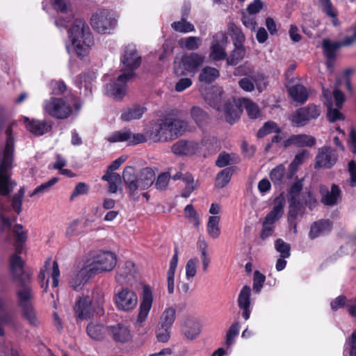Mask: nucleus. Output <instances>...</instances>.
Wrapping results in <instances>:
<instances>
[{
  "mask_svg": "<svg viewBox=\"0 0 356 356\" xmlns=\"http://www.w3.org/2000/svg\"><path fill=\"white\" fill-rule=\"evenodd\" d=\"M6 144L3 158L0 161V195L8 196L17 186V182L11 179L13 168L14 138L11 126L6 129Z\"/></svg>",
  "mask_w": 356,
  "mask_h": 356,
  "instance_id": "obj_1",
  "label": "nucleus"
},
{
  "mask_svg": "<svg viewBox=\"0 0 356 356\" xmlns=\"http://www.w3.org/2000/svg\"><path fill=\"white\" fill-rule=\"evenodd\" d=\"M187 129V123L172 115L160 120L153 127L151 136L155 141L167 142L182 135Z\"/></svg>",
  "mask_w": 356,
  "mask_h": 356,
  "instance_id": "obj_2",
  "label": "nucleus"
},
{
  "mask_svg": "<svg viewBox=\"0 0 356 356\" xmlns=\"http://www.w3.org/2000/svg\"><path fill=\"white\" fill-rule=\"evenodd\" d=\"M70 38L77 56L83 57L93 44V38L88 26L81 19H76L70 30Z\"/></svg>",
  "mask_w": 356,
  "mask_h": 356,
  "instance_id": "obj_3",
  "label": "nucleus"
},
{
  "mask_svg": "<svg viewBox=\"0 0 356 356\" xmlns=\"http://www.w3.org/2000/svg\"><path fill=\"white\" fill-rule=\"evenodd\" d=\"M42 108L45 114L57 120L67 119L73 113L71 105L60 97H51L44 100Z\"/></svg>",
  "mask_w": 356,
  "mask_h": 356,
  "instance_id": "obj_4",
  "label": "nucleus"
},
{
  "mask_svg": "<svg viewBox=\"0 0 356 356\" xmlns=\"http://www.w3.org/2000/svg\"><path fill=\"white\" fill-rule=\"evenodd\" d=\"M204 61V57L197 53L184 54L175 60V72L177 76L195 74Z\"/></svg>",
  "mask_w": 356,
  "mask_h": 356,
  "instance_id": "obj_5",
  "label": "nucleus"
},
{
  "mask_svg": "<svg viewBox=\"0 0 356 356\" xmlns=\"http://www.w3.org/2000/svg\"><path fill=\"white\" fill-rule=\"evenodd\" d=\"M118 15L113 11L102 9L94 13L90 19L92 27L100 33H108L117 25Z\"/></svg>",
  "mask_w": 356,
  "mask_h": 356,
  "instance_id": "obj_6",
  "label": "nucleus"
},
{
  "mask_svg": "<svg viewBox=\"0 0 356 356\" xmlns=\"http://www.w3.org/2000/svg\"><path fill=\"white\" fill-rule=\"evenodd\" d=\"M116 263L115 254L110 252H103L95 256L92 261H88L85 267L88 276H91L97 273L111 271L115 268Z\"/></svg>",
  "mask_w": 356,
  "mask_h": 356,
  "instance_id": "obj_7",
  "label": "nucleus"
},
{
  "mask_svg": "<svg viewBox=\"0 0 356 356\" xmlns=\"http://www.w3.org/2000/svg\"><path fill=\"white\" fill-rule=\"evenodd\" d=\"M122 63L124 68L122 69V73L118 76V80L131 79L134 75V71L140 66L141 63V58L134 46L126 47Z\"/></svg>",
  "mask_w": 356,
  "mask_h": 356,
  "instance_id": "obj_8",
  "label": "nucleus"
},
{
  "mask_svg": "<svg viewBox=\"0 0 356 356\" xmlns=\"http://www.w3.org/2000/svg\"><path fill=\"white\" fill-rule=\"evenodd\" d=\"M321 115V109L318 106L309 104L307 106L300 108L291 116V122L297 126L302 127L311 120L317 119Z\"/></svg>",
  "mask_w": 356,
  "mask_h": 356,
  "instance_id": "obj_9",
  "label": "nucleus"
},
{
  "mask_svg": "<svg viewBox=\"0 0 356 356\" xmlns=\"http://www.w3.org/2000/svg\"><path fill=\"white\" fill-rule=\"evenodd\" d=\"M115 304L121 311L134 310L138 305L136 293L128 288H123L115 295Z\"/></svg>",
  "mask_w": 356,
  "mask_h": 356,
  "instance_id": "obj_10",
  "label": "nucleus"
},
{
  "mask_svg": "<svg viewBox=\"0 0 356 356\" xmlns=\"http://www.w3.org/2000/svg\"><path fill=\"white\" fill-rule=\"evenodd\" d=\"M236 70L240 75L248 76L259 92H261L266 88V79L264 74L261 72L255 70L251 64L245 63L238 66Z\"/></svg>",
  "mask_w": 356,
  "mask_h": 356,
  "instance_id": "obj_11",
  "label": "nucleus"
},
{
  "mask_svg": "<svg viewBox=\"0 0 356 356\" xmlns=\"http://www.w3.org/2000/svg\"><path fill=\"white\" fill-rule=\"evenodd\" d=\"M154 300L153 293L149 286L143 289L142 299L140 303L138 314L136 321V326L141 327L147 318Z\"/></svg>",
  "mask_w": 356,
  "mask_h": 356,
  "instance_id": "obj_12",
  "label": "nucleus"
},
{
  "mask_svg": "<svg viewBox=\"0 0 356 356\" xmlns=\"http://www.w3.org/2000/svg\"><path fill=\"white\" fill-rule=\"evenodd\" d=\"M122 178L130 197L133 200H138L136 195L138 191H140V177L137 175L136 168L133 166L125 167L122 172Z\"/></svg>",
  "mask_w": 356,
  "mask_h": 356,
  "instance_id": "obj_13",
  "label": "nucleus"
},
{
  "mask_svg": "<svg viewBox=\"0 0 356 356\" xmlns=\"http://www.w3.org/2000/svg\"><path fill=\"white\" fill-rule=\"evenodd\" d=\"M337 159L335 150L330 147H323L318 149L316 156L315 168H330L334 165Z\"/></svg>",
  "mask_w": 356,
  "mask_h": 356,
  "instance_id": "obj_14",
  "label": "nucleus"
},
{
  "mask_svg": "<svg viewBox=\"0 0 356 356\" xmlns=\"http://www.w3.org/2000/svg\"><path fill=\"white\" fill-rule=\"evenodd\" d=\"M137 271L134 264L127 261L119 269L115 276V280L120 284H130L136 279Z\"/></svg>",
  "mask_w": 356,
  "mask_h": 356,
  "instance_id": "obj_15",
  "label": "nucleus"
},
{
  "mask_svg": "<svg viewBox=\"0 0 356 356\" xmlns=\"http://www.w3.org/2000/svg\"><path fill=\"white\" fill-rule=\"evenodd\" d=\"M18 252L13 254L10 257V270L15 282H17L19 285L23 284L22 276L24 275V265L25 262L19 256Z\"/></svg>",
  "mask_w": 356,
  "mask_h": 356,
  "instance_id": "obj_16",
  "label": "nucleus"
},
{
  "mask_svg": "<svg viewBox=\"0 0 356 356\" xmlns=\"http://www.w3.org/2000/svg\"><path fill=\"white\" fill-rule=\"evenodd\" d=\"M199 149L197 143L186 140H179L171 147L172 152L178 156H191Z\"/></svg>",
  "mask_w": 356,
  "mask_h": 356,
  "instance_id": "obj_17",
  "label": "nucleus"
},
{
  "mask_svg": "<svg viewBox=\"0 0 356 356\" xmlns=\"http://www.w3.org/2000/svg\"><path fill=\"white\" fill-rule=\"evenodd\" d=\"M181 332L188 339H195L201 332L198 321L192 316H185L181 323Z\"/></svg>",
  "mask_w": 356,
  "mask_h": 356,
  "instance_id": "obj_18",
  "label": "nucleus"
},
{
  "mask_svg": "<svg viewBox=\"0 0 356 356\" xmlns=\"http://www.w3.org/2000/svg\"><path fill=\"white\" fill-rule=\"evenodd\" d=\"M319 191L321 195V202L326 206L336 204L340 198L341 190L337 184H334L332 185L330 191L325 186L321 185L320 186Z\"/></svg>",
  "mask_w": 356,
  "mask_h": 356,
  "instance_id": "obj_19",
  "label": "nucleus"
},
{
  "mask_svg": "<svg viewBox=\"0 0 356 356\" xmlns=\"http://www.w3.org/2000/svg\"><path fill=\"white\" fill-rule=\"evenodd\" d=\"M129 79H123V80L119 81L118 77L115 82L106 85V94L115 100L122 99L127 94V82Z\"/></svg>",
  "mask_w": 356,
  "mask_h": 356,
  "instance_id": "obj_20",
  "label": "nucleus"
},
{
  "mask_svg": "<svg viewBox=\"0 0 356 356\" xmlns=\"http://www.w3.org/2000/svg\"><path fill=\"white\" fill-rule=\"evenodd\" d=\"M250 296V287L245 285L242 288L238 298V305L239 308L242 310V316L245 321L249 319L251 313Z\"/></svg>",
  "mask_w": 356,
  "mask_h": 356,
  "instance_id": "obj_21",
  "label": "nucleus"
},
{
  "mask_svg": "<svg viewBox=\"0 0 356 356\" xmlns=\"http://www.w3.org/2000/svg\"><path fill=\"white\" fill-rule=\"evenodd\" d=\"M74 310L76 318L81 320L90 317L92 312L90 296L87 295L80 296L76 301Z\"/></svg>",
  "mask_w": 356,
  "mask_h": 356,
  "instance_id": "obj_22",
  "label": "nucleus"
},
{
  "mask_svg": "<svg viewBox=\"0 0 356 356\" xmlns=\"http://www.w3.org/2000/svg\"><path fill=\"white\" fill-rule=\"evenodd\" d=\"M285 205V198L283 195L277 197L274 200V206L273 210L266 216L264 221L266 224L273 225L279 220L283 213Z\"/></svg>",
  "mask_w": 356,
  "mask_h": 356,
  "instance_id": "obj_23",
  "label": "nucleus"
},
{
  "mask_svg": "<svg viewBox=\"0 0 356 356\" xmlns=\"http://www.w3.org/2000/svg\"><path fill=\"white\" fill-rule=\"evenodd\" d=\"M26 129L36 136H42L50 131L51 124L45 120H32L24 118Z\"/></svg>",
  "mask_w": 356,
  "mask_h": 356,
  "instance_id": "obj_24",
  "label": "nucleus"
},
{
  "mask_svg": "<svg viewBox=\"0 0 356 356\" xmlns=\"http://www.w3.org/2000/svg\"><path fill=\"white\" fill-rule=\"evenodd\" d=\"M304 208L298 199L296 197L289 198V208L288 212V220L296 232V219L304 214Z\"/></svg>",
  "mask_w": 356,
  "mask_h": 356,
  "instance_id": "obj_25",
  "label": "nucleus"
},
{
  "mask_svg": "<svg viewBox=\"0 0 356 356\" xmlns=\"http://www.w3.org/2000/svg\"><path fill=\"white\" fill-rule=\"evenodd\" d=\"M224 112L226 121L232 124L239 119L242 109L234 100H232L225 104Z\"/></svg>",
  "mask_w": 356,
  "mask_h": 356,
  "instance_id": "obj_26",
  "label": "nucleus"
},
{
  "mask_svg": "<svg viewBox=\"0 0 356 356\" xmlns=\"http://www.w3.org/2000/svg\"><path fill=\"white\" fill-rule=\"evenodd\" d=\"M109 330L113 339L117 342L125 343L131 338L130 330L124 325L117 324L111 326Z\"/></svg>",
  "mask_w": 356,
  "mask_h": 356,
  "instance_id": "obj_27",
  "label": "nucleus"
},
{
  "mask_svg": "<svg viewBox=\"0 0 356 356\" xmlns=\"http://www.w3.org/2000/svg\"><path fill=\"white\" fill-rule=\"evenodd\" d=\"M90 302L92 312L102 314L104 313V293L102 290H95L92 292Z\"/></svg>",
  "mask_w": 356,
  "mask_h": 356,
  "instance_id": "obj_28",
  "label": "nucleus"
},
{
  "mask_svg": "<svg viewBox=\"0 0 356 356\" xmlns=\"http://www.w3.org/2000/svg\"><path fill=\"white\" fill-rule=\"evenodd\" d=\"M330 229L331 224L329 220H321L311 226L309 236L312 238H314L329 232Z\"/></svg>",
  "mask_w": 356,
  "mask_h": 356,
  "instance_id": "obj_29",
  "label": "nucleus"
},
{
  "mask_svg": "<svg viewBox=\"0 0 356 356\" xmlns=\"http://www.w3.org/2000/svg\"><path fill=\"white\" fill-rule=\"evenodd\" d=\"M288 142L298 147H312L316 143V139L312 136L300 134L292 136Z\"/></svg>",
  "mask_w": 356,
  "mask_h": 356,
  "instance_id": "obj_30",
  "label": "nucleus"
},
{
  "mask_svg": "<svg viewBox=\"0 0 356 356\" xmlns=\"http://www.w3.org/2000/svg\"><path fill=\"white\" fill-rule=\"evenodd\" d=\"M220 220L219 216H211L208 219L207 232L212 238H217L220 235Z\"/></svg>",
  "mask_w": 356,
  "mask_h": 356,
  "instance_id": "obj_31",
  "label": "nucleus"
},
{
  "mask_svg": "<svg viewBox=\"0 0 356 356\" xmlns=\"http://www.w3.org/2000/svg\"><path fill=\"white\" fill-rule=\"evenodd\" d=\"M140 191L145 190L150 187L155 180V174L149 168L143 169L140 174Z\"/></svg>",
  "mask_w": 356,
  "mask_h": 356,
  "instance_id": "obj_32",
  "label": "nucleus"
},
{
  "mask_svg": "<svg viewBox=\"0 0 356 356\" xmlns=\"http://www.w3.org/2000/svg\"><path fill=\"white\" fill-rule=\"evenodd\" d=\"M176 319V309L172 306L167 307L161 313L159 318V324L164 327H172Z\"/></svg>",
  "mask_w": 356,
  "mask_h": 356,
  "instance_id": "obj_33",
  "label": "nucleus"
},
{
  "mask_svg": "<svg viewBox=\"0 0 356 356\" xmlns=\"http://www.w3.org/2000/svg\"><path fill=\"white\" fill-rule=\"evenodd\" d=\"M291 97L296 102L304 103L308 98L307 89L300 84L295 85L289 89Z\"/></svg>",
  "mask_w": 356,
  "mask_h": 356,
  "instance_id": "obj_34",
  "label": "nucleus"
},
{
  "mask_svg": "<svg viewBox=\"0 0 356 356\" xmlns=\"http://www.w3.org/2000/svg\"><path fill=\"white\" fill-rule=\"evenodd\" d=\"M103 180L108 181V191L112 193L118 191V186L121 184V177L118 173L106 171V174L102 178Z\"/></svg>",
  "mask_w": 356,
  "mask_h": 356,
  "instance_id": "obj_35",
  "label": "nucleus"
},
{
  "mask_svg": "<svg viewBox=\"0 0 356 356\" xmlns=\"http://www.w3.org/2000/svg\"><path fill=\"white\" fill-rule=\"evenodd\" d=\"M220 76L219 71L209 66L204 67L200 73L199 81L204 83H211Z\"/></svg>",
  "mask_w": 356,
  "mask_h": 356,
  "instance_id": "obj_36",
  "label": "nucleus"
},
{
  "mask_svg": "<svg viewBox=\"0 0 356 356\" xmlns=\"http://www.w3.org/2000/svg\"><path fill=\"white\" fill-rule=\"evenodd\" d=\"M235 48L230 56L227 58V63L229 65H236L245 55V49L243 44L234 43Z\"/></svg>",
  "mask_w": 356,
  "mask_h": 356,
  "instance_id": "obj_37",
  "label": "nucleus"
},
{
  "mask_svg": "<svg viewBox=\"0 0 356 356\" xmlns=\"http://www.w3.org/2000/svg\"><path fill=\"white\" fill-rule=\"evenodd\" d=\"M145 111L144 107L133 106L124 111L121 115V120L125 122L140 119Z\"/></svg>",
  "mask_w": 356,
  "mask_h": 356,
  "instance_id": "obj_38",
  "label": "nucleus"
},
{
  "mask_svg": "<svg viewBox=\"0 0 356 356\" xmlns=\"http://www.w3.org/2000/svg\"><path fill=\"white\" fill-rule=\"evenodd\" d=\"M223 95L224 92L221 88H213L212 92L207 94L205 99L211 106L219 111Z\"/></svg>",
  "mask_w": 356,
  "mask_h": 356,
  "instance_id": "obj_39",
  "label": "nucleus"
},
{
  "mask_svg": "<svg viewBox=\"0 0 356 356\" xmlns=\"http://www.w3.org/2000/svg\"><path fill=\"white\" fill-rule=\"evenodd\" d=\"M88 336L94 340H102L105 335V329L101 324L92 322L87 326Z\"/></svg>",
  "mask_w": 356,
  "mask_h": 356,
  "instance_id": "obj_40",
  "label": "nucleus"
},
{
  "mask_svg": "<svg viewBox=\"0 0 356 356\" xmlns=\"http://www.w3.org/2000/svg\"><path fill=\"white\" fill-rule=\"evenodd\" d=\"M209 58L215 61L227 60V54L224 44H220L218 42L213 43L211 47Z\"/></svg>",
  "mask_w": 356,
  "mask_h": 356,
  "instance_id": "obj_41",
  "label": "nucleus"
},
{
  "mask_svg": "<svg viewBox=\"0 0 356 356\" xmlns=\"http://www.w3.org/2000/svg\"><path fill=\"white\" fill-rule=\"evenodd\" d=\"M321 44L325 57L337 56V51L342 47L340 42H332L327 38L323 40Z\"/></svg>",
  "mask_w": 356,
  "mask_h": 356,
  "instance_id": "obj_42",
  "label": "nucleus"
},
{
  "mask_svg": "<svg viewBox=\"0 0 356 356\" xmlns=\"http://www.w3.org/2000/svg\"><path fill=\"white\" fill-rule=\"evenodd\" d=\"M233 171V168H227L221 170L216 177V186L220 188L225 187L229 182Z\"/></svg>",
  "mask_w": 356,
  "mask_h": 356,
  "instance_id": "obj_43",
  "label": "nucleus"
},
{
  "mask_svg": "<svg viewBox=\"0 0 356 356\" xmlns=\"http://www.w3.org/2000/svg\"><path fill=\"white\" fill-rule=\"evenodd\" d=\"M13 232L15 234L17 241L15 244V250L20 253L22 250V243L26 241V232L23 229L21 225H15L13 227Z\"/></svg>",
  "mask_w": 356,
  "mask_h": 356,
  "instance_id": "obj_44",
  "label": "nucleus"
},
{
  "mask_svg": "<svg viewBox=\"0 0 356 356\" xmlns=\"http://www.w3.org/2000/svg\"><path fill=\"white\" fill-rule=\"evenodd\" d=\"M22 309L23 317L26 319L31 325L38 326L39 325V320L32 305L22 307Z\"/></svg>",
  "mask_w": 356,
  "mask_h": 356,
  "instance_id": "obj_45",
  "label": "nucleus"
},
{
  "mask_svg": "<svg viewBox=\"0 0 356 356\" xmlns=\"http://www.w3.org/2000/svg\"><path fill=\"white\" fill-rule=\"evenodd\" d=\"M172 28L179 33H188L195 31L194 26L187 22L185 17H183L180 21L175 22L171 24Z\"/></svg>",
  "mask_w": 356,
  "mask_h": 356,
  "instance_id": "obj_46",
  "label": "nucleus"
},
{
  "mask_svg": "<svg viewBox=\"0 0 356 356\" xmlns=\"http://www.w3.org/2000/svg\"><path fill=\"white\" fill-rule=\"evenodd\" d=\"M17 296L19 298V305L21 307L31 305L30 301L33 295L30 287L26 286L24 289L19 290L17 292Z\"/></svg>",
  "mask_w": 356,
  "mask_h": 356,
  "instance_id": "obj_47",
  "label": "nucleus"
},
{
  "mask_svg": "<svg viewBox=\"0 0 356 356\" xmlns=\"http://www.w3.org/2000/svg\"><path fill=\"white\" fill-rule=\"evenodd\" d=\"M243 106L250 118L255 119L261 116V111L258 106L250 99H244Z\"/></svg>",
  "mask_w": 356,
  "mask_h": 356,
  "instance_id": "obj_48",
  "label": "nucleus"
},
{
  "mask_svg": "<svg viewBox=\"0 0 356 356\" xmlns=\"http://www.w3.org/2000/svg\"><path fill=\"white\" fill-rule=\"evenodd\" d=\"M130 130L124 129L119 131H115L111 134L106 138V140L110 143L118 142H129L130 139Z\"/></svg>",
  "mask_w": 356,
  "mask_h": 356,
  "instance_id": "obj_49",
  "label": "nucleus"
},
{
  "mask_svg": "<svg viewBox=\"0 0 356 356\" xmlns=\"http://www.w3.org/2000/svg\"><path fill=\"white\" fill-rule=\"evenodd\" d=\"M280 132V129L279 128L277 124L273 121H268L264 123L263 127L260 128V129L258 131L257 136L259 138H262L272 133L278 134Z\"/></svg>",
  "mask_w": 356,
  "mask_h": 356,
  "instance_id": "obj_50",
  "label": "nucleus"
},
{
  "mask_svg": "<svg viewBox=\"0 0 356 356\" xmlns=\"http://www.w3.org/2000/svg\"><path fill=\"white\" fill-rule=\"evenodd\" d=\"M191 116L199 127L204 126L209 119L207 114L197 106L192 108Z\"/></svg>",
  "mask_w": 356,
  "mask_h": 356,
  "instance_id": "obj_51",
  "label": "nucleus"
},
{
  "mask_svg": "<svg viewBox=\"0 0 356 356\" xmlns=\"http://www.w3.org/2000/svg\"><path fill=\"white\" fill-rule=\"evenodd\" d=\"M228 31L232 39L235 40L234 43L243 44L245 40V35L241 29L234 23L229 24Z\"/></svg>",
  "mask_w": 356,
  "mask_h": 356,
  "instance_id": "obj_52",
  "label": "nucleus"
},
{
  "mask_svg": "<svg viewBox=\"0 0 356 356\" xmlns=\"http://www.w3.org/2000/svg\"><path fill=\"white\" fill-rule=\"evenodd\" d=\"M202 43V39L199 37L191 36L179 40V44L188 50H195L198 49Z\"/></svg>",
  "mask_w": 356,
  "mask_h": 356,
  "instance_id": "obj_53",
  "label": "nucleus"
},
{
  "mask_svg": "<svg viewBox=\"0 0 356 356\" xmlns=\"http://www.w3.org/2000/svg\"><path fill=\"white\" fill-rule=\"evenodd\" d=\"M275 250L280 253L281 257L289 258L291 255V246L282 239H277L275 243Z\"/></svg>",
  "mask_w": 356,
  "mask_h": 356,
  "instance_id": "obj_54",
  "label": "nucleus"
},
{
  "mask_svg": "<svg viewBox=\"0 0 356 356\" xmlns=\"http://www.w3.org/2000/svg\"><path fill=\"white\" fill-rule=\"evenodd\" d=\"M285 168L283 165H277L270 173L271 181L275 184H280L284 177Z\"/></svg>",
  "mask_w": 356,
  "mask_h": 356,
  "instance_id": "obj_55",
  "label": "nucleus"
},
{
  "mask_svg": "<svg viewBox=\"0 0 356 356\" xmlns=\"http://www.w3.org/2000/svg\"><path fill=\"white\" fill-rule=\"evenodd\" d=\"M183 181L185 184V187L183 193H181V196L184 197H188L196 188L197 186L195 184L193 176L191 174L186 175Z\"/></svg>",
  "mask_w": 356,
  "mask_h": 356,
  "instance_id": "obj_56",
  "label": "nucleus"
},
{
  "mask_svg": "<svg viewBox=\"0 0 356 356\" xmlns=\"http://www.w3.org/2000/svg\"><path fill=\"white\" fill-rule=\"evenodd\" d=\"M88 275L86 267L83 268L74 277L70 280L71 286L76 291L81 289L83 285V276Z\"/></svg>",
  "mask_w": 356,
  "mask_h": 356,
  "instance_id": "obj_57",
  "label": "nucleus"
},
{
  "mask_svg": "<svg viewBox=\"0 0 356 356\" xmlns=\"http://www.w3.org/2000/svg\"><path fill=\"white\" fill-rule=\"evenodd\" d=\"M58 181L57 177H52L51 179H49L48 181L36 187L34 191L29 194L30 197H33L34 195H38V194H42L44 193H46L48 191L50 188L54 186L56 182Z\"/></svg>",
  "mask_w": 356,
  "mask_h": 356,
  "instance_id": "obj_58",
  "label": "nucleus"
},
{
  "mask_svg": "<svg viewBox=\"0 0 356 356\" xmlns=\"http://www.w3.org/2000/svg\"><path fill=\"white\" fill-rule=\"evenodd\" d=\"M51 93L54 95H62L67 90V86L60 80H53L49 83Z\"/></svg>",
  "mask_w": 356,
  "mask_h": 356,
  "instance_id": "obj_59",
  "label": "nucleus"
},
{
  "mask_svg": "<svg viewBox=\"0 0 356 356\" xmlns=\"http://www.w3.org/2000/svg\"><path fill=\"white\" fill-rule=\"evenodd\" d=\"M170 327H164L163 325H159L158 323V327L156 329L157 340L162 343H166L168 341L170 338Z\"/></svg>",
  "mask_w": 356,
  "mask_h": 356,
  "instance_id": "obj_60",
  "label": "nucleus"
},
{
  "mask_svg": "<svg viewBox=\"0 0 356 356\" xmlns=\"http://www.w3.org/2000/svg\"><path fill=\"white\" fill-rule=\"evenodd\" d=\"M309 156V152L305 149L298 154L290 164V170L293 172H296L298 166L301 165L307 159H308Z\"/></svg>",
  "mask_w": 356,
  "mask_h": 356,
  "instance_id": "obj_61",
  "label": "nucleus"
},
{
  "mask_svg": "<svg viewBox=\"0 0 356 356\" xmlns=\"http://www.w3.org/2000/svg\"><path fill=\"white\" fill-rule=\"evenodd\" d=\"M239 332V323L235 322L229 327L227 334L225 344L227 346H230L233 344L235 337L238 334Z\"/></svg>",
  "mask_w": 356,
  "mask_h": 356,
  "instance_id": "obj_62",
  "label": "nucleus"
},
{
  "mask_svg": "<svg viewBox=\"0 0 356 356\" xmlns=\"http://www.w3.org/2000/svg\"><path fill=\"white\" fill-rule=\"evenodd\" d=\"M186 218H188L196 227L200 225V220L197 211L191 204H188L184 209Z\"/></svg>",
  "mask_w": 356,
  "mask_h": 356,
  "instance_id": "obj_63",
  "label": "nucleus"
},
{
  "mask_svg": "<svg viewBox=\"0 0 356 356\" xmlns=\"http://www.w3.org/2000/svg\"><path fill=\"white\" fill-rule=\"evenodd\" d=\"M197 258L190 259L186 264V277L188 280H191L197 273Z\"/></svg>",
  "mask_w": 356,
  "mask_h": 356,
  "instance_id": "obj_64",
  "label": "nucleus"
}]
</instances>
